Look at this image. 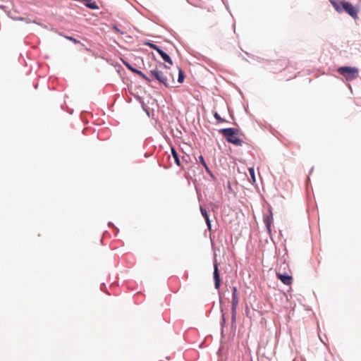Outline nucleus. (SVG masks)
I'll return each instance as SVG.
<instances>
[{
    "label": "nucleus",
    "instance_id": "c756f323",
    "mask_svg": "<svg viewBox=\"0 0 361 361\" xmlns=\"http://www.w3.org/2000/svg\"><path fill=\"white\" fill-rule=\"evenodd\" d=\"M313 169H314V168L312 167V168L310 169V171L309 174H310V173L313 171Z\"/></svg>",
    "mask_w": 361,
    "mask_h": 361
},
{
    "label": "nucleus",
    "instance_id": "f3484780",
    "mask_svg": "<svg viewBox=\"0 0 361 361\" xmlns=\"http://www.w3.org/2000/svg\"><path fill=\"white\" fill-rule=\"evenodd\" d=\"M221 315H222V321L221 322L220 325H221V335H223L224 334V329L226 325V319H225V315H224L222 308H221Z\"/></svg>",
    "mask_w": 361,
    "mask_h": 361
},
{
    "label": "nucleus",
    "instance_id": "c85d7f7f",
    "mask_svg": "<svg viewBox=\"0 0 361 361\" xmlns=\"http://www.w3.org/2000/svg\"><path fill=\"white\" fill-rule=\"evenodd\" d=\"M5 7H6L5 6L0 4V8H4Z\"/></svg>",
    "mask_w": 361,
    "mask_h": 361
},
{
    "label": "nucleus",
    "instance_id": "dca6fc26",
    "mask_svg": "<svg viewBox=\"0 0 361 361\" xmlns=\"http://www.w3.org/2000/svg\"><path fill=\"white\" fill-rule=\"evenodd\" d=\"M144 44L148 46L149 47H150L151 49L155 50V51H158V49H159L160 47L154 44L152 42H150V41H146L144 42Z\"/></svg>",
    "mask_w": 361,
    "mask_h": 361
},
{
    "label": "nucleus",
    "instance_id": "9d476101",
    "mask_svg": "<svg viewBox=\"0 0 361 361\" xmlns=\"http://www.w3.org/2000/svg\"><path fill=\"white\" fill-rule=\"evenodd\" d=\"M199 161L200 163L204 166L205 169V171L210 176V177L212 178V180H215L216 179L215 175L213 173V172L210 170L208 165L207 164L203 156L200 155L199 157Z\"/></svg>",
    "mask_w": 361,
    "mask_h": 361
},
{
    "label": "nucleus",
    "instance_id": "2eb2a0df",
    "mask_svg": "<svg viewBox=\"0 0 361 361\" xmlns=\"http://www.w3.org/2000/svg\"><path fill=\"white\" fill-rule=\"evenodd\" d=\"M178 82L179 83H183L184 81V79H185V74L180 68L178 67Z\"/></svg>",
    "mask_w": 361,
    "mask_h": 361
},
{
    "label": "nucleus",
    "instance_id": "f257e3e1",
    "mask_svg": "<svg viewBox=\"0 0 361 361\" xmlns=\"http://www.w3.org/2000/svg\"><path fill=\"white\" fill-rule=\"evenodd\" d=\"M334 9L339 13L345 11L351 18L356 20L358 18L359 9L355 8L350 2L345 0H329Z\"/></svg>",
    "mask_w": 361,
    "mask_h": 361
},
{
    "label": "nucleus",
    "instance_id": "412c9836",
    "mask_svg": "<svg viewBox=\"0 0 361 361\" xmlns=\"http://www.w3.org/2000/svg\"><path fill=\"white\" fill-rule=\"evenodd\" d=\"M139 100H140V103L142 104V107L143 110L147 113V114L148 116H149V111H148L149 108L145 104L144 102H141L140 97H139Z\"/></svg>",
    "mask_w": 361,
    "mask_h": 361
},
{
    "label": "nucleus",
    "instance_id": "aec40b11",
    "mask_svg": "<svg viewBox=\"0 0 361 361\" xmlns=\"http://www.w3.org/2000/svg\"><path fill=\"white\" fill-rule=\"evenodd\" d=\"M65 37H66L67 39H68V40H70V41L73 42L74 44H79V43H80V41H79V40H78L77 39H75V37H72V36H65Z\"/></svg>",
    "mask_w": 361,
    "mask_h": 361
},
{
    "label": "nucleus",
    "instance_id": "9b49d317",
    "mask_svg": "<svg viewBox=\"0 0 361 361\" xmlns=\"http://www.w3.org/2000/svg\"><path fill=\"white\" fill-rule=\"evenodd\" d=\"M200 210L201 214L202 215V216L204 217V219L206 221L207 228L210 231L212 224H211V221L209 219V216L207 209L200 205Z\"/></svg>",
    "mask_w": 361,
    "mask_h": 361
},
{
    "label": "nucleus",
    "instance_id": "473e14b6",
    "mask_svg": "<svg viewBox=\"0 0 361 361\" xmlns=\"http://www.w3.org/2000/svg\"><path fill=\"white\" fill-rule=\"evenodd\" d=\"M37 87V84L35 85V88L36 89Z\"/></svg>",
    "mask_w": 361,
    "mask_h": 361
},
{
    "label": "nucleus",
    "instance_id": "423d86ee",
    "mask_svg": "<svg viewBox=\"0 0 361 361\" xmlns=\"http://www.w3.org/2000/svg\"><path fill=\"white\" fill-rule=\"evenodd\" d=\"M263 221L265 224L268 233H271V224L273 223V213L270 207L268 209V212L267 214H264L263 215Z\"/></svg>",
    "mask_w": 361,
    "mask_h": 361
},
{
    "label": "nucleus",
    "instance_id": "cd10ccee",
    "mask_svg": "<svg viewBox=\"0 0 361 361\" xmlns=\"http://www.w3.org/2000/svg\"><path fill=\"white\" fill-rule=\"evenodd\" d=\"M169 75H170V77L171 78V82H172V83H173L174 82L173 76L171 73H169Z\"/></svg>",
    "mask_w": 361,
    "mask_h": 361
},
{
    "label": "nucleus",
    "instance_id": "ddd939ff",
    "mask_svg": "<svg viewBox=\"0 0 361 361\" xmlns=\"http://www.w3.org/2000/svg\"><path fill=\"white\" fill-rule=\"evenodd\" d=\"M171 154L174 159V161H175V163L177 166H180V158H179V156H178V152H176V149L172 147L171 148Z\"/></svg>",
    "mask_w": 361,
    "mask_h": 361
},
{
    "label": "nucleus",
    "instance_id": "a211bd4d",
    "mask_svg": "<svg viewBox=\"0 0 361 361\" xmlns=\"http://www.w3.org/2000/svg\"><path fill=\"white\" fill-rule=\"evenodd\" d=\"M112 29L116 31L117 33L120 34V35H124V32H123L122 30H121L116 25V24H113L112 25Z\"/></svg>",
    "mask_w": 361,
    "mask_h": 361
},
{
    "label": "nucleus",
    "instance_id": "4468645a",
    "mask_svg": "<svg viewBox=\"0 0 361 361\" xmlns=\"http://www.w3.org/2000/svg\"><path fill=\"white\" fill-rule=\"evenodd\" d=\"M85 6L92 10H96L99 8V6H97V3L95 1H85Z\"/></svg>",
    "mask_w": 361,
    "mask_h": 361
},
{
    "label": "nucleus",
    "instance_id": "393cba45",
    "mask_svg": "<svg viewBox=\"0 0 361 361\" xmlns=\"http://www.w3.org/2000/svg\"><path fill=\"white\" fill-rule=\"evenodd\" d=\"M108 225H109V226H112V227L114 228V231H115V235H116L118 233V232H119V229H118L117 227H116V226H114V224L112 222H111V221H109V222L108 223Z\"/></svg>",
    "mask_w": 361,
    "mask_h": 361
},
{
    "label": "nucleus",
    "instance_id": "0eeeda50",
    "mask_svg": "<svg viewBox=\"0 0 361 361\" xmlns=\"http://www.w3.org/2000/svg\"><path fill=\"white\" fill-rule=\"evenodd\" d=\"M238 297L237 298H232V302H231V325L233 326L235 324L236 321V314H237V307L238 304Z\"/></svg>",
    "mask_w": 361,
    "mask_h": 361
},
{
    "label": "nucleus",
    "instance_id": "bb28decb",
    "mask_svg": "<svg viewBox=\"0 0 361 361\" xmlns=\"http://www.w3.org/2000/svg\"><path fill=\"white\" fill-rule=\"evenodd\" d=\"M226 188H228V191L230 192H233V190H232V188H231V184L230 181H227V183H226Z\"/></svg>",
    "mask_w": 361,
    "mask_h": 361
},
{
    "label": "nucleus",
    "instance_id": "7c9ffc66",
    "mask_svg": "<svg viewBox=\"0 0 361 361\" xmlns=\"http://www.w3.org/2000/svg\"><path fill=\"white\" fill-rule=\"evenodd\" d=\"M103 286H104V287H105V284H104V283H102V284L101 285V289H102V287H103Z\"/></svg>",
    "mask_w": 361,
    "mask_h": 361
},
{
    "label": "nucleus",
    "instance_id": "a878e982",
    "mask_svg": "<svg viewBox=\"0 0 361 361\" xmlns=\"http://www.w3.org/2000/svg\"><path fill=\"white\" fill-rule=\"evenodd\" d=\"M159 67L160 68H169V66L163 62L159 63Z\"/></svg>",
    "mask_w": 361,
    "mask_h": 361
},
{
    "label": "nucleus",
    "instance_id": "6ab92c4d",
    "mask_svg": "<svg viewBox=\"0 0 361 361\" xmlns=\"http://www.w3.org/2000/svg\"><path fill=\"white\" fill-rule=\"evenodd\" d=\"M214 117L215 118L216 120H217L219 122H225L226 121V120L222 118L221 117V116L217 112H215L214 114Z\"/></svg>",
    "mask_w": 361,
    "mask_h": 361
},
{
    "label": "nucleus",
    "instance_id": "20e7f679",
    "mask_svg": "<svg viewBox=\"0 0 361 361\" xmlns=\"http://www.w3.org/2000/svg\"><path fill=\"white\" fill-rule=\"evenodd\" d=\"M338 73L345 77L347 80H352L358 76L359 70L356 67L341 66L338 68Z\"/></svg>",
    "mask_w": 361,
    "mask_h": 361
},
{
    "label": "nucleus",
    "instance_id": "1a4fd4ad",
    "mask_svg": "<svg viewBox=\"0 0 361 361\" xmlns=\"http://www.w3.org/2000/svg\"><path fill=\"white\" fill-rule=\"evenodd\" d=\"M276 276L285 285H290L292 283L293 277L286 272L281 273L277 271Z\"/></svg>",
    "mask_w": 361,
    "mask_h": 361
},
{
    "label": "nucleus",
    "instance_id": "4be33fe9",
    "mask_svg": "<svg viewBox=\"0 0 361 361\" xmlns=\"http://www.w3.org/2000/svg\"><path fill=\"white\" fill-rule=\"evenodd\" d=\"M139 100H140V103L142 104V107L143 110L147 113V114L148 116H149V111H148L149 108L145 104L144 102H141L140 97H139Z\"/></svg>",
    "mask_w": 361,
    "mask_h": 361
},
{
    "label": "nucleus",
    "instance_id": "2f4dec72",
    "mask_svg": "<svg viewBox=\"0 0 361 361\" xmlns=\"http://www.w3.org/2000/svg\"><path fill=\"white\" fill-rule=\"evenodd\" d=\"M84 1H91V0H83Z\"/></svg>",
    "mask_w": 361,
    "mask_h": 361
},
{
    "label": "nucleus",
    "instance_id": "39448f33",
    "mask_svg": "<svg viewBox=\"0 0 361 361\" xmlns=\"http://www.w3.org/2000/svg\"><path fill=\"white\" fill-rule=\"evenodd\" d=\"M122 62L124 64V66L129 70L131 72H133V73H135L138 75H140V77H142L146 82H152V79L148 77L146 74H145L143 72H142L141 71L134 68L130 63H128V61H126L124 60H122Z\"/></svg>",
    "mask_w": 361,
    "mask_h": 361
},
{
    "label": "nucleus",
    "instance_id": "7ed1b4c3",
    "mask_svg": "<svg viewBox=\"0 0 361 361\" xmlns=\"http://www.w3.org/2000/svg\"><path fill=\"white\" fill-rule=\"evenodd\" d=\"M150 77L157 80L160 85H163L165 87H173V86L169 82V78L166 74L159 70L157 67L149 71Z\"/></svg>",
    "mask_w": 361,
    "mask_h": 361
},
{
    "label": "nucleus",
    "instance_id": "f03ea898",
    "mask_svg": "<svg viewBox=\"0 0 361 361\" xmlns=\"http://www.w3.org/2000/svg\"><path fill=\"white\" fill-rule=\"evenodd\" d=\"M219 133L221 134L225 140L235 146H242L243 141L236 135L238 134L239 130L235 128H221L219 130Z\"/></svg>",
    "mask_w": 361,
    "mask_h": 361
},
{
    "label": "nucleus",
    "instance_id": "6e6552de",
    "mask_svg": "<svg viewBox=\"0 0 361 361\" xmlns=\"http://www.w3.org/2000/svg\"><path fill=\"white\" fill-rule=\"evenodd\" d=\"M213 278H214V288L216 289H219L220 286H221V278H220V274H219V271L216 259L214 260V263Z\"/></svg>",
    "mask_w": 361,
    "mask_h": 361
},
{
    "label": "nucleus",
    "instance_id": "f8f14e48",
    "mask_svg": "<svg viewBox=\"0 0 361 361\" xmlns=\"http://www.w3.org/2000/svg\"><path fill=\"white\" fill-rule=\"evenodd\" d=\"M157 53L160 55L161 59L166 63H167L170 65L173 64V61H172L171 58L170 57V56L166 52H165L161 47L159 48V49H158Z\"/></svg>",
    "mask_w": 361,
    "mask_h": 361
},
{
    "label": "nucleus",
    "instance_id": "5701e85b",
    "mask_svg": "<svg viewBox=\"0 0 361 361\" xmlns=\"http://www.w3.org/2000/svg\"><path fill=\"white\" fill-rule=\"evenodd\" d=\"M249 173L250 174L251 178L253 181H255V170L253 168L249 169Z\"/></svg>",
    "mask_w": 361,
    "mask_h": 361
},
{
    "label": "nucleus",
    "instance_id": "b1692460",
    "mask_svg": "<svg viewBox=\"0 0 361 361\" xmlns=\"http://www.w3.org/2000/svg\"><path fill=\"white\" fill-rule=\"evenodd\" d=\"M238 296V290L235 286L232 287V298H237Z\"/></svg>",
    "mask_w": 361,
    "mask_h": 361
}]
</instances>
